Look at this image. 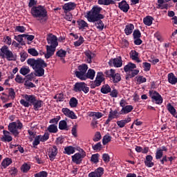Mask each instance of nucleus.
<instances>
[{"mask_svg":"<svg viewBox=\"0 0 177 177\" xmlns=\"http://www.w3.org/2000/svg\"><path fill=\"white\" fill-rule=\"evenodd\" d=\"M56 55L57 56H58V57H66V55H67V51L61 49L57 52Z\"/></svg>","mask_w":177,"mask_h":177,"instance_id":"nucleus-48","label":"nucleus"},{"mask_svg":"<svg viewBox=\"0 0 177 177\" xmlns=\"http://www.w3.org/2000/svg\"><path fill=\"white\" fill-rule=\"evenodd\" d=\"M30 13L35 19L39 23H45L47 20L48 11L44 6H33L30 10Z\"/></svg>","mask_w":177,"mask_h":177,"instance_id":"nucleus-2","label":"nucleus"},{"mask_svg":"<svg viewBox=\"0 0 177 177\" xmlns=\"http://www.w3.org/2000/svg\"><path fill=\"white\" fill-rule=\"evenodd\" d=\"M109 66H111V67H116V68L122 67V59H121V57L111 59L109 60Z\"/></svg>","mask_w":177,"mask_h":177,"instance_id":"nucleus-13","label":"nucleus"},{"mask_svg":"<svg viewBox=\"0 0 177 177\" xmlns=\"http://www.w3.org/2000/svg\"><path fill=\"white\" fill-rule=\"evenodd\" d=\"M59 128L62 131L67 129V122L66 120H61L59 123Z\"/></svg>","mask_w":177,"mask_h":177,"instance_id":"nucleus-45","label":"nucleus"},{"mask_svg":"<svg viewBox=\"0 0 177 177\" xmlns=\"http://www.w3.org/2000/svg\"><path fill=\"white\" fill-rule=\"evenodd\" d=\"M46 53L45 54L46 59H50L53 55H55V52H56V47H52L50 46H46Z\"/></svg>","mask_w":177,"mask_h":177,"instance_id":"nucleus-16","label":"nucleus"},{"mask_svg":"<svg viewBox=\"0 0 177 177\" xmlns=\"http://www.w3.org/2000/svg\"><path fill=\"white\" fill-rule=\"evenodd\" d=\"M21 128H23V124L20 122V120L12 122L8 124V131H10L15 138L19 137V134L20 133L19 129H21Z\"/></svg>","mask_w":177,"mask_h":177,"instance_id":"nucleus-5","label":"nucleus"},{"mask_svg":"<svg viewBox=\"0 0 177 177\" xmlns=\"http://www.w3.org/2000/svg\"><path fill=\"white\" fill-rule=\"evenodd\" d=\"M21 62H26V59L28 57V54L24 50L20 53Z\"/></svg>","mask_w":177,"mask_h":177,"instance_id":"nucleus-49","label":"nucleus"},{"mask_svg":"<svg viewBox=\"0 0 177 177\" xmlns=\"http://www.w3.org/2000/svg\"><path fill=\"white\" fill-rule=\"evenodd\" d=\"M0 56L3 59H6L8 62H16L17 59V55L13 53L12 50L9 49L8 46H3L0 49Z\"/></svg>","mask_w":177,"mask_h":177,"instance_id":"nucleus-4","label":"nucleus"},{"mask_svg":"<svg viewBox=\"0 0 177 177\" xmlns=\"http://www.w3.org/2000/svg\"><path fill=\"white\" fill-rule=\"evenodd\" d=\"M149 96L156 104H162V97L156 91H149Z\"/></svg>","mask_w":177,"mask_h":177,"instance_id":"nucleus-11","label":"nucleus"},{"mask_svg":"<svg viewBox=\"0 0 177 177\" xmlns=\"http://www.w3.org/2000/svg\"><path fill=\"white\" fill-rule=\"evenodd\" d=\"M64 154H68V156L74 154V153H75V147H74L73 146L66 147L64 148Z\"/></svg>","mask_w":177,"mask_h":177,"instance_id":"nucleus-29","label":"nucleus"},{"mask_svg":"<svg viewBox=\"0 0 177 177\" xmlns=\"http://www.w3.org/2000/svg\"><path fill=\"white\" fill-rule=\"evenodd\" d=\"M90 116L95 117V118H102V117H103V113L100 112H91Z\"/></svg>","mask_w":177,"mask_h":177,"instance_id":"nucleus-51","label":"nucleus"},{"mask_svg":"<svg viewBox=\"0 0 177 177\" xmlns=\"http://www.w3.org/2000/svg\"><path fill=\"white\" fill-rule=\"evenodd\" d=\"M55 99H56L57 102H63V100H64V96L63 93H59L55 95Z\"/></svg>","mask_w":177,"mask_h":177,"instance_id":"nucleus-59","label":"nucleus"},{"mask_svg":"<svg viewBox=\"0 0 177 177\" xmlns=\"http://www.w3.org/2000/svg\"><path fill=\"white\" fill-rule=\"evenodd\" d=\"M15 31H17L18 32H24L26 31V28L24 26H16Z\"/></svg>","mask_w":177,"mask_h":177,"instance_id":"nucleus-62","label":"nucleus"},{"mask_svg":"<svg viewBox=\"0 0 177 177\" xmlns=\"http://www.w3.org/2000/svg\"><path fill=\"white\" fill-rule=\"evenodd\" d=\"M15 82L17 84H23L24 82L25 79L21 77L20 75H17L15 79Z\"/></svg>","mask_w":177,"mask_h":177,"instance_id":"nucleus-50","label":"nucleus"},{"mask_svg":"<svg viewBox=\"0 0 177 177\" xmlns=\"http://www.w3.org/2000/svg\"><path fill=\"white\" fill-rule=\"evenodd\" d=\"M104 172V169L102 167H98L94 171L91 172L88 174L89 177H102Z\"/></svg>","mask_w":177,"mask_h":177,"instance_id":"nucleus-17","label":"nucleus"},{"mask_svg":"<svg viewBox=\"0 0 177 177\" xmlns=\"http://www.w3.org/2000/svg\"><path fill=\"white\" fill-rule=\"evenodd\" d=\"M145 164L147 167V168H151L152 167H154V162H153V156H147Z\"/></svg>","mask_w":177,"mask_h":177,"instance_id":"nucleus-19","label":"nucleus"},{"mask_svg":"<svg viewBox=\"0 0 177 177\" xmlns=\"http://www.w3.org/2000/svg\"><path fill=\"white\" fill-rule=\"evenodd\" d=\"M163 151H167V147H162L161 149H158L156 151V156H162L164 154Z\"/></svg>","mask_w":177,"mask_h":177,"instance_id":"nucleus-55","label":"nucleus"},{"mask_svg":"<svg viewBox=\"0 0 177 177\" xmlns=\"http://www.w3.org/2000/svg\"><path fill=\"white\" fill-rule=\"evenodd\" d=\"M102 12V8L96 6H94L91 11H89L85 17L90 23H93L99 19H104V15L100 14Z\"/></svg>","mask_w":177,"mask_h":177,"instance_id":"nucleus-3","label":"nucleus"},{"mask_svg":"<svg viewBox=\"0 0 177 177\" xmlns=\"http://www.w3.org/2000/svg\"><path fill=\"white\" fill-rule=\"evenodd\" d=\"M84 44V37H80L79 39L74 42L75 46H81Z\"/></svg>","mask_w":177,"mask_h":177,"instance_id":"nucleus-52","label":"nucleus"},{"mask_svg":"<svg viewBox=\"0 0 177 177\" xmlns=\"http://www.w3.org/2000/svg\"><path fill=\"white\" fill-rule=\"evenodd\" d=\"M84 156H72V161L75 164H81Z\"/></svg>","mask_w":177,"mask_h":177,"instance_id":"nucleus-34","label":"nucleus"},{"mask_svg":"<svg viewBox=\"0 0 177 177\" xmlns=\"http://www.w3.org/2000/svg\"><path fill=\"white\" fill-rule=\"evenodd\" d=\"M46 41L48 45H50L48 46L56 48L59 45V43L57 42V37L52 33H50L47 35Z\"/></svg>","mask_w":177,"mask_h":177,"instance_id":"nucleus-12","label":"nucleus"},{"mask_svg":"<svg viewBox=\"0 0 177 177\" xmlns=\"http://www.w3.org/2000/svg\"><path fill=\"white\" fill-rule=\"evenodd\" d=\"M27 64L30 66L35 71V75L36 77H43L45 74V67L48 66V64L44 61V59H28L27 60Z\"/></svg>","mask_w":177,"mask_h":177,"instance_id":"nucleus-1","label":"nucleus"},{"mask_svg":"<svg viewBox=\"0 0 177 177\" xmlns=\"http://www.w3.org/2000/svg\"><path fill=\"white\" fill-rule=\"evenodd\" d=\"M50 156H57V147H56V146L53 147L50 149Z\"/></svg>","mask_w":177,"mask_h":177,"instance_id":"nucleus-57","label":"nucleus"},{"mask_svg":"<svg viewBox=\"0 0 177 177\" xmlns=\"http://www.w3.org/2000/svg\"><path fill=\"white\" fill-rule=\"evenodd\" d=\"M135 68H136V64L130 62L124 67V71L128 73L129 78H133L139 74V70Z\"/></svg>","mask_w":177,"mask_h":177,"instance_id":"nucleus-6","label":"nucleus"},{"mask_svg":"<svg viewBox=\"0 0 177 177\" xmlns=\"http://www.w3.org/2000/svg\"><path fill=\"white\" fill-rule=\"evenodd\" d=\"M17 168L12 167L10 168V171H9V174H10L12 175V176H16V175H17Z\"/></svg>","mask_w":177,"mask_h":177,"instance_id":"nucleus-56","label":"nucleus"},{"mask_svg":"<svg viewBox=\"0 0 177 177\" xmlns=\"http://www.w3.org/2000/svg\"><path fill=\"white\" fill-rule=\"evenodd\" d=\"M130 57L132 60H135L137 63H140V59H139V53L136 50H131L130 52Z\"/></svg>","mask_w":177,"mask_h":177,"instance_id":"nucleus-22","label":"nucleus"},{"mask_svg":"<svg viewBox=\"0 0 177 177\" xmlns=\"http://www.w3.org/2000/svg\"><path fill=\"white\" fill-rule=\"evenodd\" d=\"M28 53H29V55H31V56L34 57H37L38 56V55H39V53L35 48H28Z\"/></svg>","mask_w":177,"mask_h":177,"instance_id":"nucleus-46","label":"nucleus"},{"mask_svg":"<svg viewBox=\"0 0 177 177\" xmlns=\"http://www.w3.org/2000/svg\"><path fill=\"white\" fill-rule=\"evenodd\" d=\"M37 97L34 95H24V99L20 100V104L24 106V107H30L31 104H34Z\"/></svg>","mask_w":177,"mask_h":177,"instance_id":"nucleus-9","label":"nucleus"},{"mask_svg":"<svg viewBox=\"0 0 177 177\" xmlns=\"http://www.w3.org/2000/svg\"><path fill=\"white\" fill-rule=\"evenodd\" d=\"M48 131L50 133H56L57 132V126L56 124H50L48 127Z\"/></svg>","mask_w":177,"mask_h":177,"instance_id":"nucleus-44","label":"nucleus"},{"mask_svg":"<svg viewBox=\"0 0 177 177\" xmlns=\"http://www.w3.org/2000/svg\"><path fill=\"white\" fill-rule=\"evenodd\" d=\"M167 77L169 84H171V85H176V84H177V77H175V75H174V73H169Z\"/></svg>","mask_w":177,"mask_h":177,"instance_id":"nucleus-27","label":"nucleus"},{"mask_svg":"<svg viewBox=\"0 0 177 177\" xmlns=\"http://www.w3.org/2000/svg\"><path fill=\"white\" fill-rule=\"evenodd\" d=\"M47 176H48V172L45 171H42L35 174V177H47Z\"/></svg>","mask_w":177,"mask_h":177,"instance_id":"nucleus-53","label":"nucleus"},{"mask_svg":"<svg viewBox=\"0 0 177 177\" xmlns=\"http://www.w3.org/2000/svg\"><path fill=\"white\" fill-rule=\"evenodd\" d=\"M128 122H131V118H127L124 120H118L116 123L120 128H124V127H125V125H127Z\"/></svg>","mask_w":177,"mask_h":177,"instance_id":"nucleus-25","label":"nucleus"},{"mask_svg":"<svg viewBox=\"0 0 177 177\" xmlns=\"http://www.w3.org/2000/svg\"><path fill=\"white\" fill-rule=\"evenodd\" d=\"M77 24L80 30H85L86 28L88 27V23L82 19L78 20Z\"/></svg>","mask_w":177,"mask_h":177,"instance_id":"nucleus-31","label":"nucleus"},{"mask_svg":"<svg viewBox=\"0 0 177 177\" xmlns=\"http://www.w3.org/2000/svg\"><path fill=\"white\" fill-rule=\"evenodd\" d=\"M69 106L73 109L77 107L78 106V100L74 97H71L69 100Z\"/></svg>","mask_w":177,"mask_h":177,"instance_id":"nucleus-37","label":"nucleus"},{"mask_svg":"<svg viewBox=\"0 0 177 177\" xmlns=\"http://www.w3.org/2000/svg\"><path fill=\"white\" fill-rule=\"evenodd\" d=\"M135 150L137 153H142V154H147L149 153V147H144L142 148L140 146L136 145Z\"/></svg>","mask_w":177,"mask_h":177,"instance_id":"nucleus-20","label":"nucleus"},{"mask_svg":"<svg viewBox=\"0 0 177 177\" xmlns=\"http://www.w3.org/2000/svg\"><path fill=\"white\" fill-rule=\"evenodd\" d=\"M118 8L124 13H127L129 10V4L127 3V1L123 0L118 3Z\"/></svg>","mask_w":177,"mask_h":177,"instance_id":"nucleus-18","label":"nucleus"},{"mask_svg":"<svg viewBox=\"0 0 177 177\" xmlns=\"http://www.w3.org/2000/svg\"><path fill=\"white\" fill-rule=\"evenodd\" d=\"M32 105L34 110H35V111H38L39 109H41L42 106H44V102L42 100L36 99L35 102H33Z\"/></svg>","mask_w":177,"mask_h":177,"instance_id":"nucleus-21","label":"nucleus"},{"mask_svg":"<svg viewBox=\"0 0 177 177\" xmlns=\"http://www.w3.org/2000/svg\"><path fill=\"white\" fill-rule=\"evenodd\" d=\"M100 139H102V134H100V132L97 131L95 134L93 140H94V142H99V140H100Z\"/></svg>","mask_w":177,"mask_h":177,"instance_id":"nucleus-58","label":"nucleus"},{"mask_svg":"<svg viewBox=\"0 0 177 177\" xmlns=\"http://www.w3.org/2000/svg\"><path fill=\"white\" fill-rule=\"evenodd\" d=\"M31 169V166L27 163H24L21 167V172H24V174H27L28 171Z\"/></svg>","mask_w":177,"mask_h":177,"instance_id":"nucleus-38","label":"nucleus"},{"mask_svg":"<svg viewBox=\"0 0 177 177\" xmlns=\"http://www.w3.org/2000/svg\"><path fill=\"white\" fill-rule=\"evenodd\" d=\"M133 35L134 39L140 38V35H141L140 31L139 30H134Z\"/></svg>","mask_w":177,"mask_h":177,"instance_id":"nucleus-63","label":"nucleus"},{"mask_svg":"<svg viewBox=\"0 0 177 177\" xmlns=\"http://www.w3.org/2000/svg\"><path fill=\"white\" fill-rule=\"evenodd\" d=\"M167 110L172 115H175V114H176V109H175L174 106H171V104H167Z\"/></svg>","mask_w":177,"mask_h":177,"instance_id":"nucleus-47","label":"nucleus"},{"mask_svg":"<svg viewBox=\"0 0 177 177\" xmlns=\"http://www.w3.org/2000/svg\"><path fill=\"white\" fill-rule=\"evenodd\" d=\"M136 80H137V82H138V84H143V82H146V81H147L146 77H145L143 76H138V77H136Z\"/></svg>","mask_w":177,"mask_h":177,"instance_id":"nucleus-60","label":"nucleus"},{"mask_svg":"<svg viewBox=\"0 0 177 177\" xmlns=\"http://www.w3.org/2000/svg\"><path fill=\"white\" fill-rule=\"evenodd\" d=\"M73 91L75 92H84L88 93L89 92V87L85 82H77L74 85Z\"/></svg>","mask_w":177,"mask_h":177,"instance_id":"nucleus-10","label":"nucleus"},{"mask_svg":"<svg viewBox=\"0 0 177 177\" xmlns=\"http://www.w3.org/2000/svg\"><path fill=\"white\" fill-rule=\"evenodd\" d=\"M25 36L26 35H19L15 36L14 39H15V41H17V42H19L20 45H24V41L23 38H24Z\"/></svg>","mask_w":177,"mask_h":177,"instance_id":"nucleus-36","label":"nucleus"},{"mask_svg":"<svg viewBox=\"0 0 177 177\" xmlns=\"http://www.w3.org/2000/svg\"><path fill=\"white\" fill-rule=\"evenodd\" d=\"M101 19H98L94 21L95 26L99 31H103V28H104V24H103V21Z\"/></svg>","mask_w":177,"mask_h":177,"instance_id":"nucleus-24","label":"nucleus"},{"mask_svg":"<svg viewBox=\"0 0 177 177\" xmlns=\"http://www.w3.org/2000/svg\"><path fill=\"white\" fill-rule=\"evenodd\" d=\"M106 77L113 80L114 84H117L121 81V75L118 73H115V70L110 69L104 72Z\"/></svg>","mask_w":177,"mask_h":177,"instance_id":"nucleus-7","label":"nucleus"},{"mask_svg":"<svg viewBox=\"0 0 177 177\" xmlns=\"http://www.w3.org/2000/svg\"><path fill=\"white\" fill-rule=\"evenodd\" d=\"M86 71H88V65L82 64L78 66V71L75 72V74L77 78L82 81L86 80Z\"/></svg>","mask_w":177,"mask_h":177,"instance_id":"nucleus-8","label":"nucleus"},{"mask_svg":"<svg viewBox=\"0 0 177 177\" xmlns=\"http://www.w3.org/2000/svg\"><path fill=\"white\" fill-rule=\"evenodd\" d=\"M77 150L79 152L76 153L74 156H86V153L84 151V149L79 148Z\"/></svg>","mask_w":177,"mask_h":177,"instance_id":"nucleus-64","label":"nucleus"},{"mask_svg":"<svg viewBox=\"0 0 177 177\" xmlns=\"http://www.w3.org/2000/svg\"><path fill=\"white\" fill-rule=\"evenodd\" d=\"M143 66L145 71H150V68H151V64H150V63L144 62Z\"/></svg>","mask_w":177,"mask_h":177,"instance_id":"nucleus-61","label":"nucleus"},{"mask_svg":"<svg viewBox=\"0 0 177 177\" xmlns=\"http://www.w3.org/2000/svg\"><path fill=\"white\" fill-rule=\"evenodd\" d=\"M3 135L1 138V142H5L9 143L10 142H12V140H13V138L10 135V132H9L6 130H4V131H3Z\"/></svg>","mask_w":177,"mask_h":177,"instance_id":"nucleus-14","label":"nucleus"},{"mask_svg":"<svg viewBox=\"0 0 177 177\" xmlns=\"http://www.w3.org/2000/svg\"><path fill=\"white\" fill-rule=\"evenodd\" d=\"M95 71L93 69H88L87 73L86 74V80H93L95 78Z\"/></svg>","mask_w":177,"mask_h":177,"instance_id":"nucleus-33","label":"nucleus"},{"mask_svg":"<svg viewBox=\"0 0 177 177\" xmlns=\"http://www.w3.org/2000/svg\"><path fill=\"white\" fill-rule=\"evenodd\" d=\"M109 118L112 120H114V118H120V113H118L117 110H115V111L111 110L109 112Z\"/></svg>","mask_w":177,"mask_h":177,"instance_id":"nucleus-32","label":"nucleus"},{"mask_svg":"<svg viewBox=\"0 0 177 177\" xmlns=\"http://www.w3.org/2000/svg\"><path fill=\"white\" fill-rule=\"evenodd\" d=\"M62 113L68 118H71V120H77V117L75 115L74 111H71L68 108H63Z\"/></svg>","mask_w":177,"mask_h":177,"instance_id":"nucleus-15","label":"nucleus"},{"mask_svg":"<svg viewBox=\"0 0 177 177\" xmlns=\"http://www.w3.org/2000/svg\"><path fill=\"white\" fill-rule=\"evenodd\" d=\"M39 138L40 139V142H46V140L49 139V134L44 133V136H39Z\"/></svg>","mask_w":177,"mask_h":177,"instance_id":"nucleus-54","label":"nucleus"},{"mask_svg":"<svg viewBox=\"0 0 177 177\" xmlns=\"http://www.w3.org/2000/svg\"><path fill=\"white\" fill-rule=\"evenodd\" d=\"M101 92L104 94L110 93V92H111V88L110 87V86H109V84L102 86V87L101 88Z\"/></svg>","mask_w":177,"mask_h":177,"instance_id":"nucleus-40","label":"nucleus"},{"mask_svg":"<svg viewBox=\"0 0 177 177\" xmlns=\"http://www.w3.org/2000/svg\"><path fill=\"white\" fill-rule=\"evenodd\" d=\"M103 82V76L97 75L94 84L95 86H100V84Z\"/></svg>","mask_w":177,"mask_h":177,"instance_id":"nucleus-42","label":"nucleus"},{"mask_svg":"<svg viewBox=\"0 0 177 177\" xmlns=\"http://www.w3.org/2000/svg\"><path fill=\"white\" fill-rule=\"evenodd\" d=\"M10 164H12V160L9 158H6L1 162V165L4 169L9 167Z\"/></svg>","mask_w":177,"mask_h":177,"instance_id":"nucleus-39","label":"nucleus"},{"mask_svg":"<svg viewBox=\"0 0 177 177\" xmlns=\"http://www.w3.org/2000/svg\"><path fill=\"white\" fill-rule=\"evenodd\" d=\"M30 71V70L28 66H23L22 68H21L19 73L22 75H27V74H29Z\"/></svg>","mask_w":177,"mask_h":177,"instance_id":"nucleus-41","label":"nucleus"},{"mask_svg":"<svg viewBox=\"0 0 177 177\" xmlns=\"http://www.w3.org/2000/svg\"><path fill=\"white\" fill-rule=\"evenodd\" d=\"M153 20H154L153 17L147 16L145 18H144L143 23L145 24V26H151V24H153Z\"/></svg>","mask_w":177,"mask_h":177,"instance_id":"nucleus-35","label":"nucleus"},{"mask_svg":"<svg viewBox=\"0 0 177 177\" xmlns=\"http://www.w3.org/2000/svg\"><path fill=\"white\" fill-rule=\"evenodd\" d=\"M63 9L64 10H66V12H70V10H74V9H75V3L71 2L65 3L63 6Z\"/></svg>","mask_w":177,"mask_h":177,"instance_id":"nucleus-23","label":"nucleus"},{"mask_svg":"<svg viewBox=\"0 0 177 177\" xmlns=\"http://www.w3.org/2000/svg\"><path fill=\"white\" fill-rule=\"evenodd\" d=\"M109 142H111V136L110 134L107 133L103 137L102 143L103 145H106L107 143H109Z\"/></svg>","mask_w":177,"mask_h":177,"instance_id":"nucleus-43","label":"nucleus"},{"mask_svg":"<svg viewBox=\"0 0 177 177\" xmlns=\"http://www.w3.org/2000/svg\"><path fill=\"white\" fill-rule=\"evenodd\" d=\"M132 110H133V106L127 105L121 109L120 113L122 115L128 114L129 113H131V111H132Z\"/></svg>","mask_w":177,"mask_h":177,"instance_id":"nucleus-28","label":"nucleus"},{"mask_svg":"<svg viewBox=\"0 0 177 177\" xmlns=\"http://www.w3.org/2000/svg\"><path fill=\"white\" fill-rule=\"evenodd\" d=\"M87 63H92V59L95 57V54L91 51H86L84 53Z\"/></svg>","mask_w":177,"mask_h":177,"instance_id":"nucleus-30","label":"nucleus"},{"mask_svg":"<svg viewBox=\"0 0 177 177\" xmlns=\"http://www.w3.org/2000/svg\"><path fill=\"white\" fill-rule=\"evenodd\" d=\"M135 26L132 24H129L126 26L124 28V32L126 35H131V33L133 32Z\"/></svg>","mask_w":177,"mask_h":177,"instance_id":"nucleus-26","label":"nucleus"}]
</instances>
